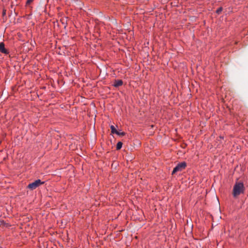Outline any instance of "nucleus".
<instances>
[{
  "label": "nucleus",
  "mask_w": 248,
  "mask_h": 248,
  "mask_svg": "<svg viewBox=\"0 0 248 248\" xmlns=\"http://www.w3.org/2000/svg\"><path fill=\"white\" fill-rule=\"evenodd\" d=\"M44 184V182H42L40 179H37L34 182L30 183L28 186V188L31 190H34L38 187L39 186Z\"/></svg>",
  "instance_id": "3"
},
{
  "label": "nucleus",
  "mask_w": 248,
  "mask_h": 248,
  "mask_svg": "<svg viewBox=\"0 0 248 248\" xmlns=\"http://www.w3.org/2000/svg\"><path fill=\"white\" fill-rule=\"evenodd\" d=\"M111 132L112 134H116L117 133V130L115 129V127L113 125L110 126Z\"/></svg>",
  "instance_id": "6"
},
{
  "label": "nucleus",
  "mask_w": 248,
  "mask_h": 248,
  "mask_svg": "<svg viewBox=\"0 0 248 248\" xmlns=\"http://www.w3.org/2000/svg\"><path fill=\"white\" fill-rule=\"evenodd\" d=\"M33 1V0H28L26 2V4L27 5H29L30 4L31 2H32Z\"/></svg>",
  "instance_id": "10"
},
{
  "label": "nucleus",
  "mask_w": 248,
  "mask_h": 248,
  "mask_svg": "<svg viewBox=\"0 0 248 248\" xmlns=\"http://www.w3.org/2000/svg\"><path fill=\"white\" fill-rule=\"evenodd\" d=\"M245 191V187L244 184L242 182H236L234 184L233 190L232 195L235 198L237 197L241 194H243Z\"/></svg>",
  "instance_id": "1"
},
{
  "label": "nucleus",
  "mask_w": 248,
  "mask_h": 248,
  "mask_svg": "<svg viewBox=\"0 0 248 248\" xmlns=\"http://www.w3.org/2000/svg\"><path fill=\"white\" fill-rule=\"evenodd\" d=\"M122 145H123V143L122 142H121V141L118 142L116 145L117 150L121 149V148L122 147Z\"/></svg>",
  "instance_id": "7"
},
{
  "label": "nucleus",
  "mask_w": 248,
  "mask_h": 248,
  "mask_svg": "<svg viewBox=\"0 0 248 248\" xmlns=\"http://www.w3.org/2000/svg\"><path fill=\"white\" fill-rule=\"evenodd\" d=\"M222 8L219 7L216 10V13H217V14L219 15L220 14V13L222 12Z\"/></svg>",
  "instance_id": "9"
},
{
  "label": "nucleus",
  "mask_w": 248,
  "mask_h": 248,
  "mask_svg": "<svg viewBox=\"0 0 248 248\" xmlns=\"http://www.w3.org/2000/svg\"><path fill=\"white\" fill-rule=\"evenodd\" d=\"M123 82L122 80L119 79V80H115L114 81L113 86L115 87H118L119 86H121L123 85Z\"/></svg>",
  "instance_id": "5"
},
{
  "label": "nucleus",
  "mask_w": 248,
  "mask_h": 248,
  "mask_svg": "<svg viewBox=\"0 0 248 248\" xmlns=\"http://www.w3.org/2000/svg\"><path fill=\"white\" fill-rule=\"evenodd\" d=\"M116 134H117V135H119V136H123L125 135V133L124 132H121L120 131H118L117 133H116Z\"/></svg>",
  "instance_id": "8"
},
{
  "label": "nucleus",
  "mask_w": 248,
  "mask_h": 248,
  "mask_svg": "<svg viewBox=\"0 0 248 248\" xmlns=\"http://www.w3.org/2000/svg\"><path fill=\"white\" fill-rule=\"evenodd\" d=\"M0 52L5 54H8L9 51L5 48V45L3 42L0 43Z\"/></svg>",
  "instance_id": "4"
},
{
  "label": "nucleus",
  "mask_w": 248,
  "mask_h": 248,
  "mask_svg": "<svg viewBox=\"0 0 248 248\" xmlns=\"http://www.w3.org/2000/svg\"><path fill=\"white\" fill-rule=\"evenodd\" d=\"M186 167V163L185 162H183L178 163L176 166L173 169L172 172V174L175 173L177 172L181 171L185 169Z\"/></svg>",
  "instance_id": "2"
}]
</instances>
